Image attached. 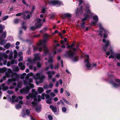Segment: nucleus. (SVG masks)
<instances>
[{
	"mask_svg": "<svg viewBox=\"0 0 120 120\" xmlns=\"http://www.w3.org/2000/svg\"><path fill=\"white\" fill-rule=\"evenodd\" d=\"M27 61L28 62L26 64L29 67L30 69H32L33 68V64H34V60L33 59H31V57H27Z\"/></svg>",
	"mask_w": 120,
	"mask_h": 120,
	"instance_id": "nucleus-8",
	"label": "nucleus"
},
{
	"mask_svg": "<svg viewBox=\"0 0 120 120\" xmlns=\"http://www.w3.org/2000/svg\"><path fill=\"white\" fill-rule=\"evenodd\" d=\"M96 25L99 27L100 30V31H98L97 33L98 35L101 37L103 36V32H104L103 35L104 38L102 40V41L105 44V45L103 46V49L105 52L107 51V47L110 45L111 44V42L109 40H106V38L108 36V34H109L110 33L107 29H105L103 27L102 24L100 22H98L96 24Z\"/></svg>",
	"mask_w": 120,
	"mask_h": 120,
	"instance_id": "nucleus-3",
	"label": "nucleus"
},
{
	"mask_svg": "<svg viewBox=\"0 0 120 120\" xmlns=\"http://www.w3.org/2000/svg\"><path fill=\"white\" fill-rule=\"evenodd\" d=\"M85 59L84 62L87 68L89 70L91 69L93 67H95L97 65L96 63L92 64L91 65L89 62V56L88 55H86L85 57Z\"/></svg>",
	"mask_w": 120,
	"mask_h": 120,
	"instance_id": "nucleus-7",
	"label": "nucleus"
},
{
	"mask_svg": "<svg viewBox=\"0 0 120 120\" xmlns=\"http://www.w3.org/2000/svg\"><path fill=\"white\" fill-rule=\"evenodd\" d=\"M53 100H54V101L55 102H56L58 100V99L56 97L54 98H53Z\"/></svg>",
	"mask_w": 120,
	"mask_h": 120,
	"instance_id": "nucleus-60",
	"label": "nucleus"
},
{
	"mask_svg": "<svg viewBox=\"0 0 120 120\" xmlns=\"http://www.w3.org/2000/svg\"><path fill=\"white\" fill-rule=\"evenodd\" d=\"M59 83H60V85H62L63 83L62 80L61 79H60Z\"/></svg>",
	"mask_w": 120,
	"mask_h": 120,
	"instance_id": "nucleus-63",
	"label": "nucleus"
},
{
	"mask_svg": "<svg viewBox=\"0 0 120 120\" xmlns=\"http://www.w3.org/2000/svg\"><path fill=\"white\" fill-rule=\"evenodd\" d=\"M22 116L23 117H25L26 116V114L25 112L23 111L22 113Z\"/></svg>",
	"mask_w": 120,
	"mask_h": 120,
	"instance_id": "nucleus-52",
	"label": "nucleus"
},
{
	"mask_svg": "<svg viewBox=\"0 0 120 120\" xmlns=\"http://www.w3.org/2000/svg\"><path fill=\"white\" fill-rule=\"evenodd\" d=\"M10 63L11 64H13L14 63L17 64V62L15 60L13 59L11 61Z\"/></svg>",
	"mask_w": 120,
	"mask_h": 120,
	"instance_id": "nucleus-35",
	"label": "nucleus"
},
{
	"mask_svg": "<svg viewBox=\"0 0 120 120\" xmlns=\"http://www.w3.org/2000/svg\"><path fill=\"white\" fill-rule=\"evenodd\" d=\"M18 66L20 67L21 70H24L25 68V66L22 62L19 63L18 64Z\"/></svg>",
	"mask_w": 120,
	"mask_h": 120,
	"instance_id": "nucleus-23",
	"label": "nucleus"
},
{
	"mask_svg": "<svg viewBox=\"0 0 120 120\" xmlns=\"http://www.w3.org/2000/svg\"><path fill=\"white\" fill-rule=\"evenodd\" d=\"M7 32L6 31H4L2 34L1 38H5L6 36Z\"/></svg>",
	"mask_w": 120,
	"mask_h": 120,
	"instance_id": "nucleus-29",
	"label": "nucleus"
},
{
	"mask_svg": "<svg viewBox=\"0 0 120 120\" xmlns=\"http://www.w3.org/2000/svg\"><path fill=\"white\" fill-rule=\"evenodd\" d=\"M93 21L91 22V24L95 26L98 21L99 19L98 16L96 15L93 16Z\"/></svg>",
	"mask_w": 120,
	"mask_h": 120,
	"instance_id": "nucleus-16",
	"label": "nucleus"
},
{
	"mask_svg": "<svg viewBox=\"0 0 120 120\" xmlns=\"http://www.w3.org/2000/svg\"><path fill=\"white\" fill-rule=\"evenodd\" d=\"M5 69L4 68H0V72L1 73H3L5 72Z\"/></svg>",
	"mask_w": 120,
	"mask_h": 120,
	"instance_id": "nucleus-40",
	"label": "nucleus"
},
{
	"mask_svg": "<svg viewBox=\"0 0 120 120\" xmlns=\"http://www.w3.org/2000/svg\"><path fill=\"white\" fill-rule=\"evenodd\" d=\"M49 3L52 5H57L59 6L62 4V2L58 0H51L49 2Z\"/></svg>",
	"mask_w": 120,
	"mask_h": 120,
	"instance_id": "nucleus-12",
	"label": "nucleus"
},
{
	"mask_svg": "<svg viewBox=\"0 0 120 120\" xmlns=\"http://www.w3.org/2000/svg\"><path fill=\"white\" fill-rule=\"evenodd\" d=\"M15 77H12L11 79H8L7 82V84H9L11 82H15L16 81L19 77L18 75L17 74H15Z\"/></svg>",
	"mask_w": 120,
	"mask_h": 120,
	"instance_id": "nucleus-13",
	"label": "nucleus"
},
{
	"mask_svg": "<svg viewBox=\"0 0 120 120\" xmlns=\"http://www.w3.org/2000/svg\"><path fill=\"white\" fill-rule=\"evenodd\" d=\"M29 14H30V13L28 11H25L22 13L24 19L26 20L27 19H29L30 18V16Z\"/></svg>",
	"mask_w": 120,
	"mask_h": 120,
	"instance_id": "nucleus-15",
	"label": "nucleus"
},
{
	"mask_svg": "<svg viewBox=\"0 0 120 120\" xmlns=\"http://www.w3.org/2000/svg\"><path fill=\"white\" fill-rule=\"evenodd\" d=\"M11 46V45L10 43H7L4 46V47L6 49H8Z\"/></svg>",
	"mask_w": 120,
	"mask_h": 120,
	"instance_id": "nucleus-28",
	"label": "nucleus"
},
{
	"mask_svg": "<svg viewBox=\"0 0 120 120\" xmlns=\"http://www.w3.org/2000/svg\"><path fill=\"white\" fill-rule=\"evenodd\" d=\"M49 36L47 34H45L44 35V39L40 41L37 45L38 46H41L43 48L44 52L43 55L46 56L48 55L49 56L48 63H51L50 68L51 69L53 68V64H52L53 62V59L51 56V53H49V51L46 47V44L48 40Z\"/></svg>",
	"mask_w": 120,
	"mask_h": 120,
	"instance_id": "nucleus-2",
	"label": "nucleus"
},
{
	"mask_svg": "<svg viewBox=\"0 0 120 120\" xmlns=\"http://www.w3.org/2000/svg\"><path fill=\"white\" fill-rule=\"evenodd\" d=\"M37 67L38 68H40L41 67V64L39 62H37Z\"/></svg>",
	"mask_w": 120,
	"mask_h": 120,
	"instance_id": "nucleus-54",
	"label": "nucleus"
},
{
	"mask_svg": "<svg viewBox=\"0 0 120 120\" xmlns=\"http://www.w3.org/2000/svg\"><path fill=\"white\" fill-rule=\"evenodd\" d=\"M115 81L119 83L117 84L113 81H110V82L111 84L113 85V87L114 88H117L120 86V80L118 79H115Z\"/></svg>",
	"mask_w": 120,
	"mask_h": 120,
	"instance_id": "nucleus-14",
	"label": "nucleus"
},
{
	"mask_svg": "<svg viewBox=\"0 0 120 120\" xmlns=\"http://www.w3.org/2000/svg\"><path fill=\"white\" fill-rule=\"evenodd\" d=\"M49 107L54 112H56L57 108L56 107L53 106L52 105H51L49 106Z\"/></svg>",
	"mask_w": 120,
	"mask_h": 120,
	"instance_id": "nucleus-25",
	"label": "nucleus"
},
{
	"mask_svg": "<svg viewBox=\"0 0 120 120\" xmlns=\"http://www.w3.org/2000/svg\"><path fill=\"white\" fill-rule=\"evenodd\" d=\"M51 91V90H47L46 91V93L48 94L50 93Z\"/></svg>",
	"mask_w": 120,
	"mask_h": 120,
	"instance_id": "nucleus-61",
	"label": "nucleus"
},
{
	"mask_svg": "<svg viewBox=\"0 0 120 120\" xmlns=\"http://www.w3.org/2000/svg\"><path fill=\"white\" fill-rule=\"evenodd\" d=\"M45 90H47L49 88V85L47 84H46L43 86Z\"/></svg>",
	"mask_w": 120,
	"mask_h": 120,
	"instance_id": "nucleus-39",
	"label": "nucleus"
},
{
	"mask_svg": "<svg viewBox=\"0 0 120 120\" xmlns=\"http://www.w3.org/2000/svg\"><path fill=\"white\" fill-rule=\"evenodd\" d=\"M19 21V19H16L14 20V22L15 23H17Z\"/></svg>",
	"mask_w": 120,
	"mask_h": 120,
	"instance_id": "nucleus-56",
	"label": "nucleus"
},
{
	"mask_svg": "<svg viewBox=\"0 0 120 120\" xmlns=\"http://www.w3.org/2000/svg\"><path fill=\"white\" fill-rule=\"evenodd\" d=\"M45 97L47 99L46 101V103L47 104H51L52 103V98L48 94H46L45 95Z\"/></svg>",
	"mask_w": 120,
	"mask_h": 120,
	"instance_id": "nucleus-19",
	"label": "nucleus"
},
{
	"mask_svg": "<svg viewBox=\"0 0 120 120\" xmlns=\"http://www.w3.org/2000/svg\"><path fill=\"white\" fill-rule=\"evenodd\" d=\"M86 9L85 10L86 13L84 14V18H83L82 20V23L81 24V27L82 28L85 27V25L86 24L84 21L89 17V15H92L93 13H92L89 9V6L87 4H86Z\"/></svg>",
	"mask_w": 120,
	"mask_h": 120,
	"instance_id": "nucleus-5",
	"label": "nucleus"
},
{
	"mask_svg": "<svg viewBox=\"0 0 120 120\" xmlns=\"http://www.w3.org/2000/svg\"><path fill=\"white\" fill-rule=\"evenodd\" d=\"M66 54L67 56L71 58L73 62H76L78 60V57L75 55L74 52L71 50L68 51L66 52Z\"/></svg>",
	"mask_w": 120,
	"mask_h": 120,
	"instance_id": "nucleus-6",
	"label": "nucleus"
},
{
	"mask_svg": "<svg viewBox=\"0 0 120 120\" xmlns=\"http://www.w3.org/2000/svg\"><path fill=\"white\" fill-rule=\"evenodd\" d=\"M12 75L11 70L10 69H8V72L5 73V75L7 77L9 78L11 77Z\"/></svg>",
	"mask_w": 120,
	"mask_h": 120,
	"instance_id": "nucleus-18",
	"label": "nucleus"
},
{
	"mask_svg": "<svg viewBox=\"0 0 120 120\" xmlns=\"http://www.w3.org/2000/svg\"><path fill=\"white\" fill-rule=\"evenodd\" d=\"M30 76L32 77L35 79L37 85L42 82L45 78L44 75L40 73H37L35 75L32 72L28 74L25 80L23 81L24 84L26 86L21 89L20 90V92L22 94H27L29 93L30 88L34 87V85L31 83L33 82V79L29 78V77Z\"/></svg>",
	"mask_w": 120,
	"mask_h": 120,
	"instance_id": "nucleus-1",
	"label": "nucleus"
},
{
	"mask_svg": "<svg viewBox=\"0 0 120 120\" xmlns=\"http://www.w3.org/2000/svg\"><path fill=\"white\" fill-rule=\"evenodd\" d=\"M48 118L50 120H52V116L51 115H49L48 116Z\"/></svg>",
	"mask_w": 120,
	"mask_h": 120,
	"instance_id": "nucleus-57",
	"label": "nucleus"
},
{
	"mask_svg": "<svg viewBox=\"0 0 120 120\" xmlns=\"http://www.w3.org/2000/svg\"><path fill=\"white\" fill-rule=\"evenodd\" d=\"M13 86H11L10 87V89H13L15 88V87L16 86V84L15 83L13 82L12 83Z\"/></svg>",
	"mask_w": 120,
	"mask_h": 120,
	"instance_id": "nucleus-36",
	"label": "nucleus"
},
{
	"mask_svg": "<svg viewBox=\"0 0 120 120\" xmlns=\"http://www.w3.org/2000/svg\"><path fill=\"white\" fill-rule=\"evenodd\" d=\"M41 107L40 106H38L36 108L35 110L37 112H39L41 111Z\"/></svg>",
	"mask_w": 120,
	"mask_h": 120,
	"instance_id": "nucleus-31",
	"label": "nucleus"
},
{
	"mask_svg": "<svg viewBox=\"0 0 120 120\" xmlns=\"http://www.w3.org/2000/svg\"><path fill=\"white\" fill-rule=\"evenodd\" d=\"M49 85V88H51L52 87V86H53V84L52 83H50Z\"/></svg>",
	"mask_w": 120,
	"mask_h": 120,
	"instance_id": "nucleus-55",
	"label": "nucleus"
},
{
	"mask_svg": "<svg viewBox=\"0 0 120 120\" xmlns=\"http://www.w3.org/2000/svg\"><path fill=\"white\" fill-rule=\"evenodd\" d=\"M9 17L8 15H7L4 17L2 19V21H4L6 20Z\"/></svg>",
	"mask_w": 120,
	"mask_h": 120,
	"instance_id": "nucleus-43",
	"label": "nucleus"
},
{
	"mask_svg": "<svg viewBox=\"0 0 120 120\" xmlns=\"http://www.w3.org/2000/svg\"><path fill=\"white\" fill-rule=\"evenodd\" d=\"M34 50V51L39 50L40 51H41L42 50V48L41 47L39 48L36 46H33Z\"/></svg>",
	"mask_w": 120,
	"mask_h": 120,
	"instance_id": "nucleus-24",
	"label": "nucleus"
},
{
	"mask_svg": "<svg viewBox=\"0 0 120 120\" xmlns=\"http://www.w3.org/2000/svg\"><path fill=\"white\" fill-rule=\"evenodd\" d=\"M59 66V64H57L54 67V68L55 70H57Z\"/></svg>",
	"mask_w": 120,
	"mask_h": 120,
	"instance_id": "nucleus-45",
	"label": "nucleus"
},
{
	"mask_svg": "<svg viewBox=\"0 0 120 120\" xmlns=\"http://www.w3.org/2000/svg\"><path fill=\"white\" fill-rule=\"evenodd\" d=\"M8 58V56L5 52L0 53V61L4 62V65L6 63V60H4V59H6Z\"/></svg>",
	"mask_w": 120,
	"mask_h": 120,
	"instance_id": "nucleus-11",
	"label": "nucleus"
},
{
	"mask_svg": "<svg viewBox=\"0 0 120 120\" xmlns=\"http://www.w3.org/2000/svg\"><path fill=\"white\" fill-rule=\"evenodd\" d=\"M37 28V27L36 26H31L30 27V29L32 30H35Z\"/></svg>",
	"mask_w": 120,
	"mask_h": 120,
	"instance_id": "nucleus-50",
	"label": "nucleus"
},
{
	"mask_svg": "<svg viewBox=\"0 0 120 120\" xmlns=\"http://www.w3.org/2000/svg\"><path fill=\"white\" fill-rule=\"evenodd\" d=\"M109 51H108L106 53V54L108 56H109L110 54V52L111 54H114V52L113 47L112 46H110L109 48Z\"/></svg>",
	"mask_w": 120,
	"mask_h": 120,
	"instance_id": "nucleus-20",
	"label": "nucleus"
},
{
	"mask_svg": "<svg viewBox=\"0 0 120 120\" xmlns=\"http://www.w3.org/2000/svg\"><path fill=\"white\" fill-rule=\"evenodd\" d=\"M23 60V58L22 57H20L19 59L18 60L19 62H20L22 61Z\"/></svg>",
	"mask_w": 120,
	"mask_h": 120,
	"instance_id": "nucleus-58",
	"label": "nucleus"
},
{
	"mask_svg": "<svg viewBox=\"0 0 120 120\" xmlns=\"http://www.w3.org/2000/svg\"><path fill=\"white\" fill-rule=\"evenodd\" d=\"M46 73L48 75L49 79H50L53 76V75L55 74V72L54 71H49L47 72Z\"/></svg>",
	"mask_w": 120,
	"mask_h": 120,
	"instance_id": "nucleus-21",
	"label": "nucleus"
},
{
	"mask_svg": "<svg viewBox=\"0 0 120 120\" xmlns=\"http://www.w3.org/2000/svg\"><path fill=\"white\" fill-rule=\"evenodd\" d=\"M21 105L19 104H18L15 105V107L16 109H18L21 108Z\"/></svg>",
	"mask_w": 120,
	"mask_h": 120,
	"instance_id": "nucleus-38",
	"label": "nucleus"
},
{
	"mask_svg": "<svg viewBox=\"0 0 120 120\" xmlns=\"http://www.w3.org/2000/svg\"><path fill=\"white\" fill-rule=\"evenodd\" d=\"M46 11V8L45 7H43L41 12V13H44Z\"/></svg>",
	"mask_w": 120,
	"mask_h": 120,
	"instance_id": "nucleus-44",
	"label": "nucleus"
},
{
	"mask_svg": "<svg viewBox=\"0 0 120 120\" xmlns=\"http://www.w3.org/2000/svg\"><path fill=\"white\" fill-rule=\"evenodd\" d=\"M41 19L40 18H38L37 19V22L35 24V26L37 28H40L41 27L43 23L45 22V18L43 19L42 22H41Z\"/></svg>",
	"mask_w": 120,
	"mask_h": 120,
	"instance_id": "nucleus-9",
	"label": "nucleus"
},
{
	"mask_svg": "<svg viewBox=\"0 0 120 120\" xmlns=\"http://www.w3.org/2000/svg\"><path fill=\"white\" fill-rule=\"evenodd\" d=\"M62 99L64 101V102H65L66 104H69V102L67 100H66V99L64 98H62Z\"/></svg>",
	"mask_w": 120,
	"mask_h": 120,
	"instance_id": "nucleus-42",
	"label": "nucleus"
},
{
	"mask_svg": "<svg viewBox=\"0 0 120 120\" xmlns=\"http://www.w3.org/2000/svg\"><path fill=\"white\" fill-rule=\"evenodd\" d=\"M7 41L5 40H3L1 41L0 44L1 45H4L6 42Z\"/></svg>",
	"mask_w": 120,
	"mask_h": 120,
	"instance_id": "nucleus-34",
	"label": "nucleus"
},
{
	"mask_svg": "<svg viewBox=\"0 0 120 120\" xmlns=\"http://www.w3.org/2000/svg\"><path fill=\"white\" fill-rule=\"evenodd\" d=\"M50 95L52 97H54L56 96L55 94L53 92H51V93Z\"/></svg>",
	"mask_w": 120,
	"mask_h": 120,
	"instance_id": "nucleus-59",
	"label": "nucleus"
},
{
	"mask_svg": "<svg viewBox=\"0 0 120 120\" xmlns=\"http://www.w3.org/2000/svg\"><path fill=\"white\" fill-rule=\"evenodd\" d=\"M116 57L118 60L120 59V54H117L116 55Z\"/></svg>",
	"mask_w": 120,
	"mask_h": 120,
	"instance_id": "nucleus-48",
	"label": "nucleus"
},
{
	"mask_svg": "<svg viewBox=\"0 0 120 120\" xmlns=\"http://www.w3.org/2000/svg\"><path fill=\"white\" fill-rule=\"evenodd\" d=\"M58 90L57 89H55L54 90V93L57 94L58 93Z\"/></svg>",
	"mask_w": 120,
	"mask_h": 120,
	"instance_id": "nucleus-64",
	"label": "nucleus"
},
{
	"mask_svg": "<svg viewBox=\"0 0 120 120\" xmlns=\"http://www.w3.org/2000/svg\"><path fill=\"white\" fill-rule=\"evenodd\" d=\"M26 115L28 116L30 115V111L28 109H26Z\"/></svg>",
	"mask_w": 120,
	"mask_h": 120,
	"instance_id": "nucleus-47",
	"label": "nucleus"
},
{
	"mask_svg": "<svg viewBox=\"0 0 120 120\" xmlns=\"http://www.w3.org/2000/svg\"><path fill=\"white\" fill-rule=\"evenodd\" d=\"M5 28V27L4 25H2L1 24H0V29L3 30Z\"/></svg>",
	"mask_w": 120,
	"mask_h": 120,
	"instance_id": "nucleus-46",
	"label": "nucleus"
},
{
	"mask_svg": "<svg viewBox=\"0 0 120 120\" xmlns=\"http://www.w3.org/2000/svg\"><path fill=\"white\" fill-rule=\"evenodd\" d=\"M38 93L40 94L43 92L44 89L42 87H39L38 88Z\"/></svg>",
	"mask_w": 120,
	"mask_h": 120,
	"instance_id": "nucleus-26",
	"label": "nucleus"
},
{
	"mask_svg": "<svg viewBox=\"0 0 120 120\" xmlns=\"http://www.w3.org/2000/svg\"><path fill=\"white\" fill-rule=\"evenodd\" d=\"M62 110L63 112H65L67 111V109L64 107H63L62 108Z\"/></svg>",
	"mask_w": 120,
	"mask_h": 120,
	"instance_id": "nucleus-49",
	"label": "nucleus"
},
{
	"mask_svg": "<svg viewBox=\"0 0 120 120\" xmlns=\"http://www.w3.org/2000/svg\"><path fill=\"white\" fill-rule=\"evenodd\" d=\"M22 86V82H18L17 86V87L15 88V90L16 91L19 90V88H21Z\"/></svg>",
	"mask_w": 120,
	"mask_h": 120,
	"instance_id": "nucleus-22",
	"label": "nucleus"
},
{
	"mask_svg": "<svg viewBox=\"0 0 120 120\" xmlns=\"http://www.w3.org/2000/svg\"><path fill=\"white\" fill-rule=\"evenodd\" d=\"M35 9V6H33L32 7V9L31 10V12H30V14H31L34 11V10Z\"/></svg>",
	"mask_w": 120,
	"mask_h": 120,
	"instance_id": "nucleus-51",
	"label": "nucleus"
},
{
	"mask_svg": "<svg viewBox=\"0 0 120 120\" xmlns=\"http://www.w3.org/2000/svg\"><path fill=\"white\" fill-rule=\"evenodd\" d=\"M13 52H11L9 54V59L10 60H11L13 58Z\"/></svg>",
	"mask_w": 120,
	"mask_h": 120,
	"instance_id": "nucleus-33",
	"label": "nucleus"
},
{
	"mask_svg": "<svg viewBox=\"0 0 120 120\" xmlns=\"http://www.w3.org/2000/svg\"><path fill=\"white\" fill-rule=\"evenodd\" d=\"M26 23L25 22H23L22 23V27L24 29L25 31L27 29V27L24 24Z\"/></svg>",
	"mask_w": 120,
	"mask_h": 120,
	"instance_id": "nucleus-30",
	"label": "nucleus"
},
{
	"mask_svg": "<svg viewBox=\"0 0 120 120\" xmlns=\"http://www.w3.org/2000/svg\"><path fill=\"white\" fill-rule=\"evenodd\" d=\"M7 92L8 94H11L13 93V91H10L9 90H8L7 91Z\"/></svg>",
	"mask_w": 120,
	"mask_h": 120,
	"instance_id": "nucleus-53",
	"label": "nucleus"
},
{
	"mask_svg": "<svg viewBox=\"0 0 120 120\" xmlns=\"http://www.w3.org/2000/svg\"><path fill=\"white\" fill-rule=\"evenodd\" d=\"M65 92L68 96H70V94L68 91L66 90Z\"/></svg>",
	"mask_w": 120,
	"mask_h": 120,
	"instance_id": "nucleus-62",
	"label": "nucleus"
},
{
	"mask_svg": "<svg viewBox=\"0 0 120 120\" xmlns=\"http://www.w3.org/2000/svg\"><path fill=\"white\" fill-rule=\"evenodd\" d=\"M32 93H30L28 95L26 96V98L27 100L29 99L30 98L32 99L34 98V101H32L31 105V106L32 107H33L37 105L36 102L40 101L41 100V98L42 100H44L45 98V95L46 94H45L44 93H43L42 94L41 98L40 96L38 95V96L37 98L36 96L37 94V92L34 89H32Z\"/></svg>",
	"mask_w": 120,
	"mask_h": 120,
	"instance_id": "nucleus-4",
	"label": "nucleus"
},
{
	"mask_svg": "<svg viewBox=\"0 0 120 120\" xmlns=\"http://www.w3.org/2000/svg\"><path fill=\"white\" fill-rule=\"evenodd\" d=\"M34 58L33 60H34V63L35 64L36 61H39L41 60V55L39 53L35 54L34 55Z\"/></svg>",
	"mask_w": 120,
	"mask_h": 120,
	"instance_id": "nucleus-17",
	"label": "nucleus"
},
{
	"mask_svg": "<svg viewBox=\"0 0 120 120\" xmlns=\"http://www.w3.org/2000/svg\"><path fill=\"white\" fill-rule=\"evenodd\" d=\"M7 99L9 102H11L12 103H13L15 102H17L19 101V99L18 97H16L15 96H13L12 97V98L9 95L7 96Z\"/></svg>",
	"mask_w": 120,
	"mask_h": 120,
	"instance_id": "nucleus-10",
	"label": "nucleus"
},
{
	"mask_svg": "<svg viewBox=\"0 0 120 120\" xmlns=\"http://www.w3.org/2000/svg\"><path fill=\"white\" fill-rule=\"evenodd\" d=\"M64 16L65 17L70 18L71 17V15L69 13H65L64 14Z\"/></svg>",
	"mask_w": 120,
	"mask_h": 120,
	"instance_id": "nucleus-32",
	"label": "nucleus"
},
{
	"mask_svg": "<svg viewBox=\"0 0 120 120\" xmlns=\"http://www.w3.org/2000/svg\"><path fill=\"white\" fill-rule=\"evenodd\" d=\"M79 45L78 44H77V45H76V48H73V50L74 51H75L77 50H79Z\"/></svg>",
	"mask_w": 120,
	"mask_h": 120,
	"instance_id": "nucleus-37",
	"label": "nucleus"
},
{
	"mask_svg": "<svg viewBox=\"0 0 120 120\" xmlns=\"http://www.w3.org/2000/svg\"><path fill=\"white\" fill-rule=\"evenodd\" d=\"M26 75V73H24L23 74L21 75L20 77L22 79H24Z\"/></svg>",
	"mask_w": 120,
	"mask_h": 120,
	"instance_id": "nucleus-41",
	"label": "nucleus"
},
{
	"mask_svg": "<svg viewBox=\"0 0 120 120\" xmlns=\"http://www.w3.org/2000/svg\"><path fill=\"white\" fill-rule=\"evenodd\" d=\"M12 69L13 70L15 71H18L19 70V68L18 66H14L13 67Z\"/></svg>",
	"mask_w": 120,
	"mask_h": 120,
	"instance_id": "nucleus-27",
	"label": "nucleus"
}]
</instances>
